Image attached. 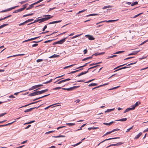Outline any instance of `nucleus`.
Instances as JSON below:
<instances>
[{"instance_id":"a878e982","label":"nucleus","mask_w":148,"mask_h":148,"mask_svg":"<svg viewBox=\"0 0 148 148\" xmlns=\"http://www.w3.org/2000/svg\"><path fill=\"white\" fill-rule=\"evenodd\" d=\"M113 6H112V5H108V6H104L102 8V9L104 10L106 8H112L113 7Z\"/></svg>"},{"instance_id":"2eb2a0df","label":"nucleus","mask_w":148,"mask_h":148,"mask_svg":"<svg viewBox=\"0 0 148 148\" xmlns=\"http://www.w3.org/2000/svg\"><path fill=\"white\" fill-rule=\"evenodd\" d=\"M131 107L132 108H129L126 109L124 111V113L129 111L130 110H134V109L133 107Z\"/></svg>"},{"instance_id":"37998d69","label":"nucleus","mask_w":148,"mask_h":148,"mask_svg":"<svg viewBox=\"0 0 148 148\" xmlns=\"http://www.w3.org/2000/svg\"><path fill=\"white\" fill-rule=\"evenodd\" d=\"M33 20H34V19L32 18V19H28V20H26V21H26V23H27L28 22L32 21Z\"/></svg>"},{"instance_id":"ea45409f","label":"nucleus","mask_w":148,"mask_h":148,"mask_svg":"<svg viewBox=\"0 0 148 148\" xmlns=\"http://www.w3.org/2000/svg\"><path fill=\"white\" fill-rule=\"evenodd\" d=\"M138 4V2L137 1H135L131 5L132 6H133L134 5H136Z\"/></svg>"},{"instance_id":"5701e85b","label":"nucleus","mask_w":148,"mask_h":148,"mask_svg":"<svg viewBox=\"0 0 148 148\" xmlns=\"http://www.w3.org/2000/svg\"><path fill=\"white\" fill-rule=\"evenodd\" d=\"M105 53V52H101V53H95L93 54V55H92V56H94V55H95V56H98V55H102V54H104V53Z\"/></svg>"},{"instance_id":"a211bd4d","label":"nucleus","mask_w":148,"mask_h":148,"mask_svg":"<svg viewBox=\"0 0 148 148\" xmlns=\"http://www.w3.org/2000/svg\"><path fill=\"white\" fill-rule=\"evenodd\" d=\"M108 83H106V84H103V85H100L99 86H97V87H95V88H93L92 89V90H94L95 89H96V88H98L100 87H101V86H105V85H107L108 84Z\"/></svg>"},{"instance_id":"72a5a7b5","label":"nucleus","mask_w":148,"mask_h":148,"mask_svg":"<svg viewBox=\"0 0 148 148\" xmlns=\"http://www.w3.org/2000/svg\"><path fill=\"white\" fill-rule=\"evenodd\" d=\"M114 109V108L111 109H108L107 110L105 111V112H110L112 111H113Z\"/></svg>"},{"instance_id":"052dcab7","label":"nucleus","mask_w":148,"mask_h":148,"mask_svg":"<svg viewBox=\"0 0 148 148\" xmlns=\"http://www.w3.org/2000/svg\"><path fill=\"white\" fill-rule=\"evenodd\" d=\"M143 12H142V13H139L137 15H135L134 16V17H133V18H135L136 17H137L138 16H139V15H140L143 14Z\"/></svg>"},{"instance_id":"423d86ee","label":"nucleus","mask_w":148,"mask_h":148,"mask_svg":"<svg viewBox=\"0 0 148 148\" xmlns=\"http://www.w3.org/2000/svg\"><path fill=\"white\" fill-rule=\"evenodd\" d=\"M18 6H15L14 7H12L11 8L7 9L5 10H3L1 11L0 12L2 13V12H7V11H10L12 9H14L16 7H18Z\"/></svg>"},{"instance_id":"473e14b6","label":"nucleus","mask_w":148,"mask_h":148,"mask_svg":"<svg viewBox=\"0 0 148 148\" xmlns=\"http://www.w3.org/2000/svg\"><path fill=\"white\" fill-rule=\"evenodd\" d=\"M75 65V64H72L71 65H69V66H65V67H64V69H67L69 67H72V66H73L74 65Z\"/></svg>"},{"instance_id":"79ce46f5","label":"nucleus","mask_w":148,"mask_h":148,"mask_svg":"<svg viewBox=\"0 0 148 148\" xmlns=\"http://www.w3.org/2000/svg\"><path fill=\"white\" fill-rule=\"evenodd\" d=\"M40 21V19H38V20H35L32 23H31L29 24H28L27 25H29L31 24H32V23H36V22H38V21Z\"/></svg>"},{"instance_id":"603ef678","label":"nucleus","mask_w":148,"mask_h":148,"mask_svg":"<svg viewBox=\"0 0 148 148\" xmlns=\"http://www.w3.org/2000/svg\"><path fill=\"white\" fill-rule=\"evenodd\" d=\"M82 34H79V35H75L72 38V39H74L76 38H77V37H78V36H81V35H82Z\"/></svg>"},{"instance_id":"7c9ffc66","label":"nucleus","mask_w":148,"mask_h":148,"mask_svg":"<svg viewBox=\"0 0 148 148\" xmlns=\"http://www.w3.org/2000/svg\"><path fill=\"white\" fill-rule=\"evenodd\" d=\"M97 83H92L90 84H89L88 86H97Z\"/></svg>"},{"instance_id":"dca6fc26","label":"nucleus","mask_w":148,"mask_h":148,"mask_svg":"<svg viewBox=\"0 0 148 148\" xmlns=\"http://www.w3.org/2000/svg\"><path fill=\"white\" fill-rule=\"evenodd\" d=\"M36 95H38L37 91H36L33 93H30L29 95L30 96H35Z\"/></svg>"},{"instance_id":"0e129e2a","label":"nucleus","mask_w":148,"mask_h":148,"mask_svg":"<svg viewBox=\"0 0 148 148\" xmlns=\"http://www.w3.org/2000/svg\"><path fill=\"white\" fill-rule=\"evenodd\" d=\"M65 140H66V139H65L63 138L62 139H60L59 140V141H61L62 142H65Z\"/></svg>"},{"instance_id":"680f3d73","label":"nucleus","mask_w":148,"mask_h":148,"mask_svg":"<svg viewBox=\"0 0 148 148\" xmlns=\"http://www.w3.org/2000/svg\"><path fill=\"white\" fill-rule=\"evenodd\" d=\"M25 23H26V21H25V22H23V23H21L19 24V26H21L22 25H24Z\"/></svg>"},{"instance_id":"864d4df0","label":"nucleus","mask_w":148,"mask_h":148,"mask_svg":"<svg viewBox=\"0 0 148 148\" xmlns=\"http://www.w3.org/2000/svg\"><path fill=\"white\" fill-rule=\"evenodd\" d=\"M128 67H127V66H124V67L120 68L119 69H118L117 70H116V71H117L118 70H120L122 69H125V68H128Z\"/></svg>"},{"instance_id":"e2e57ef3","label":"nucleus","mask_w":148,"mask_h":148,"mask_svg":"<svg viewBox=\"0 0 148 148\" xmlns=\"http://www.w3.org/2000/svg\"><path fill=\"white\" fill-rule=\"evenodd\" d=\"M112 146H116V144H111L110 145H109L108 146H107V148H108V147H110Z\"/></svg>"},{"instance_id":"20e7f679","label":"nucleus","mask_w":148,"mask_h":148,"mask_svg":"<svg viewBox=\"0 0 148 148\" xmlns=\"http://www.w3.org/2000/svg\"><path fill=\"white\" fill-rule=\"evenodd\" d=\"M119 138H120V137H114V138H108L107 139H106L103 140V141H101V142L99 144H98V145H97V146H99L100 144L103 143V142H104L105 141H106L110 140H112V139H116Z\"/></svg>"},{"instance_id":"c03bdc74","label":"nucleus","mask_w":148,"mask_h":148,"mask_svg":"<svg viewBox=\"0 0 148 148\" xmlns=\"http://www.w3.org/2000/svg\"><path fill=\"white\" fill-rule=\"evenodd\" d=\"M124 51H117L116 52L114 53V54H117L118 53H121L123 52H124Z\"/></svg>"},{"instance_id":"a18cd8bd","label":"nucleus","mask_w":148,"mask_h":148,"mask_svg":"<svg viewBox=\"0 0 148 148\" xmlns=\"http://www.w3.org/2000/svg\"><path fill=\"white\" fill-rule=\"evenodd\" d=\"M90 62L85 63L84 65L82 66H79V67H78L77 68V69H79V68H82V67H84L86 66L87 65V64H88V63H89Z\"/></svg>"},{"instance_id":"58836bf2","label":"nucleus","mask_w":148,"mask_h":148,"mask_svg":"<svg viewBox=\"0 0 148 148\" xmlns=\"http://www.w3.org/2000/svg\"><path fill=\"white\" fill-rule=\"evenodd\" d=\"M100 65H96V66H92V67H91L89 68H88V70L87 71H88L90 69H93V68H96V67H97V66H99Z\"/></svg>"},{"instance_id":"09e8293b","label":"nucleus","mask_w":148,"mask_h":148,"mask_svg":"<svg viewBox=\"0 0 148 148\" xmlns=\"http://www.w3.org/2000/svg\"><path fill=\"white\" fill-rule=\"evenodd\" d=\"M97 15H98V14H90L89 15H87L86 16H90Z\"/></svg>"},{"instance_id":"f03ea898","label":"nucleus","mask_w":148,"mask_h":148,"mask_svg":"<svg viewBox=\"0 0 148 148\" xmlns=\"http://www.w3.org/2000/svg\"><path fill=\"white\" fill-rule=\"evenodd\" d=\"M44 0H39L38 1H37L36 2L34 3H33L30 5H29V6L28 8H27L26 9V10H30L31 9H32V8H33L34 7V5L36 4L39 3H40L41 2V1H42Z\"/></svg>"},{"instance_id":"13d9d810","label":"nucleus","mask_w":148,"mask_h":148,"mask_svg":"<svg viewBox=\"0 0 148 148\" xmlns=\"http://www.w3.org/2000/svg\"><path fill=\"white\" fill-rule=\"evenodd\" d=\"M117 56L116 55H114L113 56H110L109 57H108L107 59L110 58H112L114 57H116Z\"/></svg>"},{"instance_id":"8fccbe9b","label":"nucleus","mask_w":148,"mask_h":148,"mask_svg":"<svg viewBox=\"0 0 148 148\" xmlns=\"http://www.w3.org/2000/svg\"><path fill=\"white\" fill-rule=\"evenodd\" d=\"M54 131H55V130H52V131H49V132H46L45 134H49L50 133H52V132H54Z\"/></svg>"},{"instance_id":"774afa93","label":"nucleus","mask_w":148,"mask_h":148,"mask_svg":"<svg viewBox=\"0 0 148 148\" xmlns=\"http://www.w3.org/2000/svg\"><path fill=\"white\" fill-rule=\"evenodd\" d=\"M7 114L6 112H5L1 114H0V117L3 116H4L6 114Z\"/></svg>"},{"instance_id":"c85d7f7f","label":"nucleus","mask_w":148,"mask_h":148,"mask_svg":"<svg viewBox=\"0 0 148 148\" xmlns=\"http://www.w3.org/2000/svg\"><path fill=\"white\" fill-rule=\"evenodd\" d=\"M66 124L69 126H71L74 125H75V123H67Z\"/></svg>"},{"instance_id":"4468645a","label":"nucleus","mask_w":148,"mask_h":148,"mask_svg":"<svg viewBox=\"0 0 148 148\" xmlns=\"http://www.w3.org/2000/svg\"><path fill=\"white\" fill-rule=\"evenodd\" d=\"M140 104V102H137L134 105L131 106V107H133L134 109H135L136 107L138 106L139 104Z\"/></svg>"},{"instance_id":"f704fd0d","label":"nucleus","mask_w":148,"mask_h":148,"mask_svg":"<svg viewBox=\"0 0 148 148\" xmlns=\"http://www.w3.org/2000/svg\"><path fill=\"white\" fill-rule=\"evenodd\" d=\"M127 119L126 118H123L119 120H118V121H125L127 120Z\"/></svg>"},{"instance_id":"de8ad7c7","label":"nucleus","mask_w":148,"mask_h":148,"mask_svg":"<svg viewBox=\"0 0 148 148\" xmlns=\"http://www.w3.org/2000/svg\"><path fill=\"white\" fill-rule=\"evenodd\" d=\"M52 79H51L50 80H49V81H47L45 82H43V84H48V83H49L50 82H51L52 81Z\"/></svg>"},{"instance_id":"3c124183","label":"nucleus","mask_w":148,"mask_h":148,"mask_svg":"<svg viewBox=\"0 0 148 148\" xmlns=\"http://www.w3.org/2000/svg\"><path fill=\"white\" fill-rule=\"evenodd\" d=\"M117 130H112L110 132H108L106 133L107 135L110 134V133L114 132L115 131H116Z\"/></svg>"},{"instance_id":"f8f14e48","label":"nucleus","mask_w":148,"mask_h":148,"mask_svg":"<svg viewBox=\"0 0 148 148\" xmlns=\"http://www.w3.org/2000/svg\"><path fill=\"white\" fill-rule=\"evenodd\" d=\"M48 90V89H46L41 91H37L38 95H40L43 93L47 91Z\"/></svg>"},{"instance_id":"c9c22d12","label":"nucleus","mask_w":148,"mask_h":148,"mask_svg":"<svg viewBox=\"0 0 148 148\" xmlns=\"http://www.w3.org/2000/svg\"><path fill=\"white\" fill-rule=\"evenodd\" d=\"M15 121H13V122H12V123H8V124H5V125H0V127L4 126H7V125H10V124L13 123Z\"/></svg>"},{"instance_id":"393cba45","label":"nucleus","mask_w":148,"mask_h":148,"mask_svg":"<svg viewBox=\"0 0 148 148\" xmlns=\"http://www.w3.org/2000/svg\"><path fill=\"white\" fill-rule=\"evenodd\" d=\"M50 94H48V95H44L43 96H42V97H38V98H36V99H34V101H35V100H38V99H39L40 98H43V97H47Z\"/></svg>"},{"instance_id":"4be33fe9","label":"nucleus","mask_w":148,"mask_h":148,"mask_svg":"<svg viewBox=\"0 0 148 148\" xmlns=\"http://www.w3.org/2000/svg\"><path fill=\"white\" fill-rule=\"evenodd\" d=\"M37 101L36 102H32V103H31L29 104H27V105H25V106H22L20 108H23V107H27L29 105H31V104H33L34 103H37V102H38L39 101Z\"/></svg>"},{"instance_id":"f3484780","label":"nucleus","mask_w":148,"mask_h":148,"mask_svg":"<svg viewBox=\"0 0 148 148\" xmlns=\"http://www.w3.org/2000/svg\"><path fill=\"white\" fill-rule=\"evenodd\" d=\"M62 21V20H59L58 21H53V22H51L49 23H48V25L51 24H52L57 23H60V22H61Z\"/></svg>"},{"instance_id":"bf43d9fd","label":"nucleus","mask_w":148,"mask_h":148,"mask_svg":"<svg viewBox=\"0 0 148 148\" xmlns=\"http://www.w3.org/2000/svg\"><path fill=\"white\" fill-rule=\"evenodd\" d=\"M120 86H117V87H114V88H111L109 89V90H113V89H115L117 88H119V87H120Z\"/></svg>"},{"instance_id":"39448f33","label":"nucleus","mask_w":148,"mask_h":148,"mask_svg":"<svg viewBox=\"0 0 148 148\" xmlns=\"http://www.w3.org/2000/svg\"><path fill=\"white\" fill-rule=\"evenodd\" d=\"M67 37L64 38L61 40L59 41L56 42H54V44H62L65 41Z\"/></svg>"},{"instance_id":"0eeeda50","label":"nucleus","mask_w":148,"mask_h":148,"mask_svg":"<svg viewBox=\"0 0 148 148\" xmlns=\"http://www.w3.org/2000/svg\"><path fill=\"white\" fill-rule=\"evenodd\" d=\"M79 86H73V87H71L69 88H62V89L64 90H67L68 91H71L74 89L78 88Z\"/></svg>"},{"instance_id":"a19ab883","label":"nucleus","mask_w":148,"mask_h":148,"mask_svg":"<svg viewBox=\"0 0 148 148\" xmlns=\"http://www.w3.org/2000/svg\"><path fill=\"white\" fill-rule=\"evenodd\" d=\"M8 25V24H5L2 25L0 26V29Z\"/></svg>"},{"instance_id":"c756f323","label":"nucleus","mask_w":148,"mask_h":148,"mask_svg":"<svg viewBox=\"0 0 148 148\" xmlns=\"http://www.w3.org/2000/svg\"><path fill=\"white\" fill-rule=\"evenodd\" d=\"M113 122H114L113 121H112V122H111L109 123H104L103 124L105 125H110L112 124L113 123Z\"/></svg>"},{"instance_id":"338daca9","label":"nucleus","mask_w":148,"mask_h":148,"mask_svg":"<svg viewBox=\"0 0 148 148\" xmlns=\"http://www.w3.org/2000/svg\"><path fill=\"white\" fill-rule=\"evenodd\" d=\"M43 61V60L42 59H38L36 60V62H42Z\"/></svg>"},{"instance_id":"4c0bfd02","label":"nucleus","mask_w":148,"mask_h":148,"mask_svg":"<svg viewBox=\"0 0 148 148\" xmlns=\"http://www.w3.org/2000/svg\"><path fill=\"white\" fill-rule=\"evenodd\" d=\"M102 63V62H98V63H92V64H90L89 66H92L94 65H96V64H100V63Z\"/></svg>"},{"instance_id":"9d476101","label":"nucleus","mask_w":148,"mask_h":148,"mask_svg":"<svg viewBox=\"0 0 148 148\" xmlns=\"http://www.w3.org/2000/svg\"><path fill=\"white\" fill-rule=\"evenodd\" d=\"M40 106H38V107H34V108H30V109H27L26 110H25L24 111V112H30V111H32L33 109L35 108H39Z\"/></svg>"},{"instance_id":"6e6d98bb","label":"nucleus","mask_w":148,"mask_h":148,"mask_svg":"<svg viewBox=\"0 0 148 148\" xmlns=\"http://www.w3.org/2000/svg\"><path fill=\"white\" fill-rule=\"evenodd\" d=\"M81 143H82V141H80L75 144L72 145V146H73L74 147H75V146H77L78 145L80 144Z\"/></svg>"},{"instance_id":"6e6552de","label":"nucleus","mask_w":148,"mask_h":148,"mask_svg":"<svg viewBox=\"0 0 148 148\" xmlns=\"http://www.w3.org/2000/svg\"><path fill=\"white\" fill-rule=\"evenodd\" d=\"M118 20V19H117V20H109V21H107L106 20H105V21H101V22H99L98 23H96V25H98V24H99V23H103V22H106L109 23V22H113V21H117Z\"/></svg>"},{"instance_id":"2f4dec72","label":"nucleus","mask_w":148,"mask_h":148,"mask_svg":"<svg viewBox=\"0 0 148 148\" xmlns=\"http://www.w3.org/2000/svg\"><path fill=\"white\" fill-rule=\"evenodd\" d=\"M92 56H90V57H89L84 58L82 60L84 61H85V60H88V59H91L92 58Z\"/></svg>"},{"instance_id":"9b49d317","label":"nucleus","mask_w":148,"mask_h":148,"mask_svg":"<svg viewBox=\"0 0 148 148\" xmlns=\"http://www.w3.org/2000/svg\"><path fill=\"white\" fill-rule=\"evenodd\" d=\"M40 37V36L37 37H35V38H30V39H28V40H24V41H23V42L24 43V42H28V41H31V40H34L36 39V38H39Z\"/></svg>"},{"instance_id":"bb28decb","label":"nucleus","mask_w":148,"mask_h":148,"mask_svg":"<svg viewBox=\"0 0 148 148\" xmlns=\"http://www.w3.org/2000/svg\"><path fill=\"white\" fill-rule=\"evenodd\" d=\"M53 137L55 138H60V137H63L65 138L66 137V136H65L62 135H59L57 136H53Z\"/></svg>"},{"instance_id":"b1692460","label":"nucleus","mask_w":148,"mask_h":148,"mask_svg":"<svg viewBox=\"0 0 148 148\" xmlns=\"http://www.w3.org/2000/svg\"><path fill=\"white\" fill-rule=\"evenodd\" d=\"M24 55H25L24 54H19L14 55L13 56H10L8 57L7 58H8L10 57H12V56L16 57V56H24Z\"/></svg>"},{"instance_id":"5fc2aeb1","label":"nucleus","mask_w":148,"mask_h":148,"mask_svg":"<svg viewBox=\"0 0 148 148\" xmlns=\"http://www.w3.org/2000/svg\"><path fill=\"white\" fill-rule=\"evenodd\" d=\"M140 51V50L138 51H134L132 53L133 54V55H136L137 54L138 52Z\"/></svg>"},{"instance_id":"cd10ccee","label":"nucleus","mask_w":148,"mask_h":148,"mask_svg":"<svg viewBox=\"0 0 148 148\" xmlns=\"http://www.w3.org/2000/svg\"><path fill=\"white\" fill-rule=\"evenodd\" d=\"M82 69H80L78 70H76V71H72V72H71L70 73H68V74L74 73H75L76 72H78V71H79L80 70H82Z\"/></svg>"},{"instance_id":"1a4fd4ad","label":"nucleus","mask_w":148,"mask_h":148,"mask_svg":"<svg viewBox=\"0 0 148 148\" xmlns=\"http://www.w3.org/2000/svg\"><path fill=\"white\" fill-rule=\"evenodd\" d=\"M85 36L88 38V39L90 40H93L95 39V38L92 36L89 35H87Z\"/></svg>"},{"instance_id":"412c9836","label":"nucleus","mask_w":148,"mask_h":148,"mask_svg":"<svg viewBox=\"0 0 148 148\" xmlns=\"http://www.w3.org/2000/svg\"><path fill=\"white\" fill-rule=\"evenodd\" d=\"M37 88H38L37 85H35V86H32V87H31V88H30L29 89V90H34V89Z\"/></svg>"},{"instance_id":"6ab92c4d","label":"nucleus","mask_w":148,"mask_h":148,"mask_svg":"<svg viewBox=\"0 0 148 148\" xmlns=\"http://www.w3.org/2000/svg\"><path fill=\"white\" fill-rule=\"evenodd\" d=\"M142 134V132L139 133L138 134H137L134 138V139H137L138 138L140 137L141 136Z\"/></svg>"},{"instance_id":"ddd939ff","label":"nucleus","mask_w":148,"mask_h":148,"mask_svg":"<svg viewBox=\"0 0 148 148\" xmlns=\"http://www.w3.org/2000/svg\"><path fill=\"white\" fill-rule=\"evenodd\" d=\"M71 80V79L70 78H68L67 79H66L63 80H62L60 82H59L57 83V84H60L62 82H65L67 81H69Z\"/></svg>"},{"instance_id":"e433bc0d","label":"nucleus","mask_w":148,"mask_h":148,"mask_svg":"<svg viewBox=\"0 0 148 148\" xmlns=\"http://www.w3.org/2000/svg\"><path fill=\"white\" fill-rule=\"evenodd\" d=\"M33 14H34V13H31V14H26V15H24L23 16V17H26L27 16H31V15H33Z\"/></svg>"},{"instance_id":"49530a36","label":"nucleus","mask_w":148,"mask_h":148,"mask_svg":"<svg viewBox=\"0 0 148 148\" xmlns=\"http://www.w3.org/2000/svg\"><path fill=\"white\" fill-rule=\"evenodd\" d=\"M88 72V71H85L84 72H82L81 73H80V75H83L84 74H85Z\"/></svg>"},{"instance_id":"69168bd1","label":"nucleus","mask_w":148,"mask_h":148,"mask_svg":"<svg viewBox=\"0 0 148 148\" xmlns=\"http://www.w3.org/2000/svg\"><path fill=\"white\" fill-rule=\"evenodd\" d=\"M86 10H81V11H79V12L78 13H77L76 14H77H77H80V13H82V12H84L85 11H86Z\"/></svg>"},{"instance_id":"aec40b11","label":"nucleus","mask_w":148,"mask_h":148,"mask_svg":"<svg viewBox=\"0 0 148 148\" xmlns=\"http://www.w3.org/2000/svg\"><path fill=\"white\" fill-rule=\"evenodd\" d=\"M59 56H60L59 55H58L56 54H54L53 55L49 57V58H51L58 57H59Z\"/></svg>"},{"instance_id":"f257e3e1","label":"nucleus","mask_w":148,"mask_h":148,"mask_svg":"<svg viewBox=\"0 0 148 148\" xmlns=\"http://www.w3.org/2000/svg\"><path fill=\"white\" fill-rule=\"evenodd\" d=\"M45 16H48V17L43 18L40 19V22H39V23H40V22H44L45 21H46L50 19V18H52L53 17V16L50 17L51 15H45Z\"/></svg>"},{"instance_id":"4d7b16f0","label":"nucleus","mask_w":148,"mask_h":148,"mask_svg":"<svg viewBox=\"0 0 148 148\" xmlns=\"http://www.w3.org/2000/svg\"><path fill=\"white\" fill-rule=\"evenodd\" d=\"M98 127H89L88 128V130H91V129H93V130H95V129H98Z\"/></svg>"},{"instance_id":"7ed1b4c3","label":"nucleus","mask_w":148,"mask_h":148,"mask_svg":"<svg viewBox=\"0 0 148 148\" xmlns=\"http://www.w3.org/2000/svg\"><path fill=\"white\" fill-rule=\"evenodd\" d=\"M23 8L15 10L14 12L13 13H17L23 10L26 8V4L23 5Z\"/></svg>"}]
</instances>
